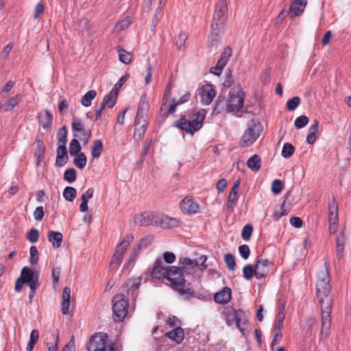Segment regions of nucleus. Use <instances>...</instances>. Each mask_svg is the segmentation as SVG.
Wrapping results in <instances>:
<instances>
[{
  "label": "nucleus",
  "mask_w": 351,
  "mask_h": 351,
  "mask_svg": "<svg viewBox=\"0 0 351 351\" xmlns=\"http://www.w3.org/2000/svg\"><path fill=\"white\" fill-rule=\"evenodd\" d=\"M271 69H266L261 76V81L263 84H267L270 82Z\"/></svg>",
  "instance_id": "nucleus-64"
},
{
  "label": "nucleus",
  "mask_w": 351,
  "mask_h": 351,
  "mask_svg": "<svg viewBox=\"0 0 351 351\" xmlns=\"http://www.w3.org/2000/svg\"><path fill=\"white\" fill-rule=\"evenodd\" d=\"M117 97L118 94L111 90L109 94L104 97L100 104L105 108L107 106L109 108H112L116 104Z\"/></svg>",
  "instance_id": "nucleus-30"
},
{
  "label": "nucleus",
  "mask_w": 351,
  "mask_h": 351,
  "mask_svg": "<svg viewBox=\"0 0 351 351\" xmlns=\"http://www.w3.org/2000/svg\"><path fill=\"white\" fill-rule=\"evenodd\" d=\"M215 95V90L211 85L203 86L200 92L201 102L203 105L210 104Z\"/></svg>",
  "instance_id": "nucleus-16"
},
{
  "label": "nucleus",
  "mask_w": 351,
  "mask_h": 351,
  "mask_svg": "<svg viewBox=\"0 0 351 351\" xmlns=\"http://www.w3.org/2000/svg\"><path fill=\"white\" fill-rule=\"evenodd\" d=\"M252 231H253V227L252 225H250V224L245 225L242 230V232H241L242 238L245 241L249 240L252 235Z\"/></svg>",
  "instance_id": "nucleus-58"
},
{
  "label": "nucleus",
  "mask_w": 351,
  "mask_h": 351,
  "mask_svg": "<svg viewBox=\"0 0 351 351\" xmlns=\"http://www.w3.org/2000/svg\"><path fill=\"white\" fill-rule=\"evenodd\" d=\"M328 222L329 224L336 225L339 221L338 218V204L333 197L328 204Z\"/></svg>",
  "instance_id": "nucleus-19"
},
{
  "label": "nucleus",
  "mask_w": 351,
  "mask_h": 351,
  "mask_svg": "<svg viewBox=\"0 0 351 351\" xmlns=\"http://www.w3.org/2000/svg\"><path fill=\"white\" fill-rule=\"evenodd\" d=\"M70 298H71V289L69 287H65L63 289L62 294V308L61 311L63 315H67L69 313L70 306Z\"/></svg>",
  "instance_id": "nucleus-24"
},
{
  "label": "nucleus",
  "mask_w": 351,
  "mask_h": 351,
  "mask_svg": "<svg viewBox=\"0 0 351 351\" xmlns=\"http://www.w3.org/2000/svg\"><path fill=\"white\" fill-rule=\"evenodd\" d=\"M247 166L254 171H259L261 166V160L260 156L257 154H254L251 156L247 161Z\"/></svg>",
  "instance_id": "nucleus-32"
},
{
  "label": "nucleus",
  "mask_w": 351,
  "mask_h": 351,
  "mask_svg": "<svg viewBox=\"0 0 351 351\" xmlns=\"http://www.w3.org/2000/svg\"><path fill=\"white\" fill-rule=\"evenodd\" d=\"M69 160L67 149L66 147L58 146L57 148V156L56 165L57 167L64 166Z\"/></svg>",
  "instance_id": "nucleus-25"
},
{
  "label": "nucleus",
  "mask_w": 351,
  "mask_h": 351,
  "mask_svg": "<svg viewBox=\"0 0 351 351\" xmlns=\"http://www.w3.org/2000/svg\"><path fill=\"white\" fill-rule=\"evenodd\" d=\"M29 263L32 265L37 264L38 261V252L36 246H31L29 249Z\"/></svg>",
  "instance_id": "nucleus-55"
},
{
  "label": "nucleus",
  "mask_w": 351,
  "mask_h": 351,
  "mask_svg": "<svg viewBox=\"0 0 351 351\" xmlns=\"http://www.w3.org/2000/svg\"><path fill=\"white\" fill-rule=\"evenodd\" d=\"M245 94L243 89L239 86L232 88L228 94L226 103V111L237 115L243 112L244 106Z\"/></svg>",
  "instance_id": "nucleus-6"
},
{
  "label": "nucleus",
  "mask_w": 351,
  "mask_h": 351,
  "mask_svg": "<svg viewBox=\"0 0 351 351\" xmlns=\"http://www.w3.org/2000/svg\"><path fill=\"white\" fill-rule=\"evenodd\" d=\"M215 12L226 16L228 12L227 3L225 0H219L215 6Z\"/></svg>",
  "instance_id": "nucleus-50"
},
{
  "label": "nucleus",
  "mask_w": 351,
  "mask_h": 351,
  "mask_svg": "<svg viewBox=\"0 0 351 351\" xmlns=\"http://www.w3.org/2000/svg\"><path fill=\"white\" fill-rule=\"evenodd\" d=\"M332 306L321 307L322 328L319 333V341L326 340L330 335L331 326Z\"/></svg>",
  "instance_id": "nucleus-10"
},
{
  "label": "nucleus",
  "mask_w": 351,
  "mask_h": 351,
  "mask_svg": "<svg viewBox=\"0 0 351 351\" xmlns=\"http://www.w3.org/2000/svg\"><path fill=\"white\" fill-rule=\"evenodd\" d=\"M256 272L255 266L253 267L252 265H246L243 268V278L247 280H251L254 275L256 276Z\"/></svg>",
  "instance_id": "nucleus-40"
},
{
  "label": "nucleus",
  "mask_w": 351,
  "mask_h": 351,
  "mask_svg": "<svg viewBox=\"0 0 351 351\" xmlns=\"http://www.w3.org/2000/svg\"><path fill=\"white\" fill-rule=\"evenodd\" d=\"M186 38L187 37L185 34H180L178 36L176 40V45L179 49L184 45Z\"/></svg>",
  "instance_id": "nucleus-63"
},
{
  "label": "nucleus",
  "mask_w": 351,
  "mask_h": 351,
  "mask_svg": "<svg viewBox=\"0 0 351 351\" xmlns=\"http://www.w3.org/2000/svg\"><path fill=\"white\" fill-rule=\"evenodd\" d=\"M35 273L33 270L27 267H24L21 273L20 278L25 282H28L36 278Z\"/></svg>",
  "instance_id": "nucleus-36"
},
{
  "label": "nucleus",
  "mask_w": 351,
  "mask_h": 351,
  "mask_svg": "<svg viewBox=\"0 0 351 351\" xmlns=\"http://www.w3.org/2000/svg\"><path fill=\"white\" fill-rule=\"evenodd\" d=\"M39 235H40V233L37 229L32 228L27 233V239L30 243H34L38 241Z\"/></svg>",
  "instance_id": "nucleus-52"
},
{
  "label": "nucleus",
  "mask_w": 351,
  "mask_h": 351,
  "mask_svg": "<svg viewBox=\"0 0 351 351\" xmlns=\"http://www.w3.org/2000/svg\"><path fill=\"white\" fill-rule=\"evenodd\" d=\"M306 0H295L289 8V13L291 18H293L302 14L306 5Z\"/></svg>",
  "instance_id": "nucleus-18"
},
{
  "label": "nucleus",
  "mask_w": 351,
  "mask_h": 351,
  "mask_svg": "<svg viewBox=\"0 0 351 351\" xmlns=\"http://www.w3.org/2000/svg\"><path fill=\"white\" fill-rule=\"evenodd\" d=\"M191 98V93L189 92L186 93L184 95H182L180 99L176 100L175 98L172 99V103L169 107L168 112L169 114H173L176 110V106L178 105H181L189 101Z\"/></svg>",
  "instance_id": "nucleus-27"
},
{
  "label": "nucleus",
  "mask_w": 351,
  "mask_h": 351,
  "mask_svg": "<svg viewBox=\"0 0 351 351\" xmlns=\"http://www.w3.org/2000/svg\"><path fill=\"white\" fill-rule=\"evenodd\" d=\"M36 143V149L34 152V155L39 160L40 158L43 157V156H44L45 147L44 143L41 140L37 139Z\"/></svg>",
  "instance_id": "nucleus-47"
},
{
  "label": "nucleus",
  "mask_w": 351,
  "mask_h": 351,
  "mask_svg": "<svg viewBox=\"0 0 351 351\" xmlns=\"http://www.w3.org/2000/svg\"><path fill=\"white\" fill-rule=\"evenodd\" d=\"M74 138H73L69 144V154L71 156H77L79 154L82 149V147L77 140L79 135L77 134H73Z\"/></svg>",
  "instance_id": "nucleus-31"
},
{
  "label": "nucleus",
  "mask_w": 351,
  "mask_h": 351,
  "mask_svg": "<svg viewBox=\"0 0 351 351\" xmlns=\"http://www.w3.org/2000/svg\"><path fill=\"white\" fill-rule=\"evenodd\" d=\"M309 119L306 115H301L295 119L294 125L297 128L301 129L305 127Z\"/></svg>",
  "instance_id": "nucleus-53"
},
{
  "label": "nucleus",
  "mask_w": 351,
  "mask_h": 351,
  "mask_svg": "<svg viewBox=\"0 0 351 351\" xmlns=\"http://www.w3.org/2000/svg\"><path fill=\"white\" fill-rule=\"evenodd\" d=\"M151 276L156 279L166 278L171 282V287L184 299L189 300L195 295L191 284L186 282L180 269L174 266L164 267L160 258L156 261Z\"/></svg>",
  "instance_id": "nucleus-1"
},
{
  "label": "nucleus",
  "mask_w": 351,
  "mask_h": 351,
  "mask_svg": "<svg viewBox=\"0 0 351 351\" xmlns=\"http://www.w3.org/2000/svg\"><path fill=\"white\" fill-rule=\"evenodd\" d=\"M206 260L207 257L206 255H201L197 257L194 261L195 267H198L201 271L205 270L207 268L206 265Z\"/></svg>",
  "instance_id": "nucleus-44"
},
{
  "label": "nucleus",
  "mask_w": 351,
  "mask_h": 351,
  "mask_svg": "<svg viewBox=\"0 0 351 351\" xmlns=\"http://www.w3.org/2000/svg\"><path fill=\"white\" fill-rule=\"evenodd\" d=\"M273 263L268 259L256 258L255 267L256 269V278L258 280L267 276L270 272V267Z\"/></svg>",
  "instance_id": "nucleus-11"
},
{
  "label": "nucleus",
  "mask_w": 351,
  "mask_h": 351,
  "mask_svg": "<svg viewBox=\"0 0 351 351\" xmlns=\"http://www.w3.org/2000/svg\"><path fill=\"white\" fill-rule=\"evenodd\" d=\"M18 103L19 101L17 96L11 97L5 104V108H4V111L9 112L12 110V109L18 104Z\"/></svg>",
  "instance_id": "nucleus-57"
},
{
  "label": "nucleus",
  "mask_w": 351,
  "mask_h": 351,
  "mask_svg": "<svg viewBox=\"0 0 351 351\" xmlns=\"http://www.w3.org/2000/svg\"><path fill=\"white\" fill-rule=\"evenodd\" d=\"M226 21V16H223L215 11L210 25L211 34L209 36V47H213L219 43L220 35L223 29Z\"/></svg>",
  "instance_id": "nucleus-7"
},
{
  "label": "nucleus",
  "mask_w": 351,
  "mask_h": 351,
  "mask_svg": "<svg viewBox=\"0 0 351 351\" xmlns=\"http://www.w3.org/2000/svg\"><path fill=\"white\" fill-rule=\"evenodd\" d=\"M39 338V332L38 330H33L31 332L29 342L26 347L27 351H32L35 343L38 341Z\"/></svg>",
  "instance_id": "nucleus-39"
},
{
  "label": "nucleus",
  "mask_w": 351,
  "mask_h": 351,
  "mask_svg": "<svg viewBox=\"0 0 351 351\" xmlns=\"http://www.w3.org/2000/svg\"><path fill=\"white\" fill-rule=\"evenodd\" d=\"M97 93L94 90H88L82 96L81 99V104L85 106L88 107L91 105L92 100L96 97Z\"/></svg>",
  "instance_id": "nucleus-37"
},
{
  "label": "nucleus",
  "mask_w": 351,
  "mask_h": 351,
  "mask_svg": "<svg viewBox=\"0 0 351 351\" xmlns=\"http://www.w3.org/2000/svg\"><path fill=\"white\" fill-rule=\"evenodd\" d=\"M77 172L74 168L67 169L64 173V179L68 182H73L76 180Z\"/></svg>",
  "instance_id": "nucleus-49"
},
{
  "label": "nucleus",
  "mask_w": 351,
  "mask_h": 351,
  "mask_svg": "<svg viewBox=\"0 0 351 351\" xmlns=\"http://www.w3.org/2000/svg\"><path fill=\"white\" fill-rule=\"evenodd\" d=\"M73 160V164L79 169H82L86 165L87 158L84 153L81 152Z\"/></svg>",
  "instance_id": "nucleus-38"
},
{
  "label": "nucleus",
  "mask_w": 351,
  "mask_h": 351,
  "mask_svg": "<svg viewBox=\"0 0 351 351\" xmlns=\"http://www.w3.org/2000/svg\"><path fill=\"white\" fill-rule=\"evenodd\" d=\"M233 318L235 321L237 327L239 329V330L244 334L245 328L243 327V326L246 324V322L244 321L243 323H241L242 317L244 315V311L241 310L236 311L234 310L233 311Z\"/></svg>",
  "instance_id": "nucleus-33"
},
{
  "label": "nucleus",
  "mask_w": 351,
  "mask_h": 351,
  "mask_svg": "<svg viewBox=\"0 0 351 351\" xmlns=\"http://www.w3.org/2000/svg\"><path fill=\"white\" fill-rule=\"evenodd\" d=\"M104 149L103 143L101 140L94 141L92 146L91 155L95 158H98Z\"/></svg>",
  "instance_id": "nucleus-35"
},
{
  "label": "nucleus",
  "mask_w": 351,
  "mask_h": 351,
  "mask_svg": "<svg viewBox=\"0 0 351 351\" xmlns=\"http://www.w3.org/2000/svg\"><path fill=\"white\" fill-rule=\"evenodd\" d=\"M119 58L121 62L128 64L131 62L132 55L123 49H120L119 51Z\"/></svg>",
  "instance_id": "nucleus-56"
},
{
  "label": "nucleus",
  "mask_w": 351,
  "mask_h": 351,
  "mask_svg": "<svg viewBox=\"0 0 351 351\" xmlns=\"http://www.w3.org/2000/svg\"><path fill=\"white\" fill-rule=\"evenodd\" d=\"M295 147L292 144L286 143L284 144L281 155L285 158H289L294 153Z\"/></svg>",
  "instance_id": "nucleus-42"
},
{
  "label": "nucleus",
  "mask_w": 351,
  "mask_h": 351,
  "mask_svg": "<svg viewBox=\"0 0 351 351\" xmlns=\"http://www.w3.org/2000/svg\"><path fill=\"white\" fill-rule=\"evenodd\" d=\"M134 222L141 226H160L164 228L176 227L180 221L168 216L152 212H143L134 216Z\"/></svg>",
  "instance_id": "nucleus-4"
},
{
  "label": "nucleus",
  "mask_w": 351,
  "mask_h": 351,
  "mask_svg": "<svg viewBox=\"0 0 351 351\" xmlns=\"http://www.w3.org/2000/svg\"><path fill=\"white\" fill-rule=\"evenodd\" d=\"M180 206L183 213L189 215L196 214L199 212V204L191 196L185 197L181 201Z\"/></svg>",
  "instance_id": "nucleus-14"
},
{
  "label": "nucleus",
  "mask_w": 351,
  "mask_h": 351,
  "mask_svg": "<svg viewBox=\"0 0 351 351\" xmlns=\"http://www.w3.org/2000/svg\"><path fill=\"white\" fill-rule=\"evenodd\" d=\"M53 120V115L48 110H44L38 114V121L40 126L47 132L50 129Z\"/></svg>",
  "instance_id": "nucleus-17"
},
{
  "label": "nucleus",
  "mask_w": 351,
  "mask_h": 351,
  "mask_svg": "<svg viewBox=\"0 0 351 351\" xmlns=\"http://www.w3.org/2000/svg\"><path fill=\"white\" fill-rule=\"evenodd\" d=\"M71 128L73 132H77L82 136V137L79 136V138L86 144L91 136L90 130H86L82 121L77 117L73 118Z\"/></svg>",
  "instance_id": "nucleus-13"
},
{
  "label": "nucleus",
  "mask_w": 351,
  "mask_h": 351,
  "mask_svg": "<svg viewBox=\"0 0 351 351\" xmlns=\"http://www.w3.org/2000/svg\"><path fill=\"white\" fill-rule=\"evenodd\" d=\"M48 239L52 243L54 248H58L61 245L62 234L60 232L51 230L48 232Z\"/></svg>",
  "instance_id": "nucleus-29"
},
{
  "label": "nucleus",
  "mask_w": 351,
  "mask_h": 351,
  "mask_svg": "<svg viewBox=\"0 0 351 351\" xmlns=\"http://www.w3.org/2000/svg\"><path fill=\"white\" fill-rule=\"evenodd\" d=\"M77 195V191L72 186H66L63 191L64 198L69 201L73 202Z\"/></svg>",
  "instance_id": "nucleus-41"
},
{
  "label": "nucleus",
  "mask_w": 351,
  "mask_h": 351,
  "mask_svg": "<svg viewBox=\"0 0 351 351\" xmlns=\"http://www.w3.org/2000/svg\"><path fill=\"white\" fill-rule=\"evenodd\" d=\"M346 239L343 232H341L336 239V258L340 261L344 256Z\"/></svg>",
  "instance_id": "nucleus-20"
},
{
  "label": "nucleus",
  "mask_w": 351,
  "mask_h": 351,
  "mask_svg": "<svg viewBox=\"0 0 351 351\" xmlns=\"http://www.w3.org/2000/svg\"><path fill=\"white\" fill-rule=\"evenodd\" d=\"M166 336L171 340L180 343L184 337V330L181 327H176L166 333Z\"/></svg>",
  "instance_id": "nucleus-26"
},
{
  "label": "nucleus",
  "mask_w": 351,
  "mask_h": 351,
  "mask_svg": "<svg viewBox=\"0 0 351 351\" xmlns=\"http://www.w3.org/2000/svg\"><path fill=\"white\" fill-rule=\"evenodd\" d=\"M181 266L178 267L180 269L182 274H183V269H189L195 268L194 261L190 258L185 257L180 260Z\"/></svg>",
  "instance_id": "nucleus-43"
},
{
  "label": "nucleus",
  "mask_w": 351,
  "mask_h": 351,
  "mask_svg": "<svg viewBox=\"0 0 351 351\" xmlns=\"http://www.w3.org/2000/svg\"><path fill=\"white\" fill-rule=\"evenodd\" d=\"M239 252L244 259H247L250 254V250L247 245L243 244L239 247Z\"/></svg>",
  "instance_id": "nucleus-60"
},
{
  "label": "nucleus",
  "mask_w": 351,
  "mask_h": 351,
  "mask_svg": "<svg viewBox=\"0 0 351 351\" xmlns=\"http://www.w3.org/2000/svg\"><path fill=\"white\" fill-rule=\"evenodd\" d=\"M108 336L104 332H98L92 335L87 343L88 351H114L112 345L108 346Z\"/></svg>",
  "instance_id": "nucleus-8"
},
{
  "label": "nucleus",
  "mask_w": 351,
  "mask_h": 351,
  "mask_svg": "<svg viewBox=\"0 0 351 351\" xmlns=\"http://www.w3.org/2000/svg\"><path fill=\"white\" fill-rule=\"evenodd\" d=\"M77 26L79 34H82V35H83L84 32H86L87 34L89 32V21L87 19L84 18L80 19Z\"/></svg>",
  "instance_id": "nucleus-45"
},
{
  "label": "nucleus",
  "mask_w": 351,
  "mask_h": 351,
  "mask_svg": "<svg viewBox=\"0 0 351 351\" xmlns=\"http://www.w3.org/2000/svg\"><path fill=\"white\" fill-rule=\"evenodd\" d=\"M135 130L133 137L136 141H139L143 138L144 134L147 130L146 120H137L135 119Z\"/></svg>",
  "instance_id": "nucleus-22"
},
{
  "label": "nucleus",
  "mask_w": 351,
  "mask_h": 351,
  "mask_svg": "<svg viewBox=\"0 0 351 351\" xmlns=\"http://www.w3.org/2000/svg\"><path fill=\"white\" fill-rule=\"evenodd\" d=\"M330 276L326 261L317 274L316 296L321 307L332 306L333 298L330 295Z\"/></svg>",
  "instance_id": "nucleus-3"
},
{
  "label": "nucleus",
  "mask_w": 351,
  "mask_h": 351,
  "mask_svg": "<svg viewBox=\"0 0 351 351\" xmlns=\"http://www.w3.org/2000/svg\"><path fill=\"white\" fill-rule=\"evenodd\" d=\"M262 131V125L259 122L251 120L248 124V128L242 136L240 145L247 147L252 145L259 137Z\"/></svg>",
  "instance_id": "nucleus-9"
},
{
  "label": "nucleus",
  "mask_w": 351,
  "mask_h": 351,
  "mask_svg": "<svg viewBox=\"0 0 351 351\" xmlns=\"http://www.w3.org/2000/svg\"><path fill=\"white\" fill-rule=\"evenodd\" d=\"M231 295V289L228 287H224L221 291L214 295V300L218 304H226L230 300Z\"/></svg>",
  "instance_id": "nucleus-21"
},
{
  "label": "nucleus",
  "mask_w": 351,
  "mask_h": 351,
  "mask_svg": "<svg viewBox=\"0 0 351 351\" xmlns=\"http://www.w3.org/2000/svg\"><path fill=\"white\" fill-rule=\"evenodd\" d=\"M224 261L229 270L234 271L236 267L235 258L233 254L228 253L224 256Z\"/></svg>",
  "instance_id": "nucleus-48"
},
{
  "label": "nucleus",
  "mask_w": 351,
  "mask_h": 351,
  "mask_svg": "<svg viewBox=\"0 0 351 351\" xmlns=\"http://www.w3.org/2000/svg\"><path fill=\"white\" fill-rule=\"evenodd\" d=\"M129 75H125L122 76L119 80L115 84L114 88L112 89V91L119 93V90L121 87L125 83V82L128 80Z\"/></svg>",
  "instance_id": "nucleus-61"
},
{
  "label": "nucleus",
  "mask_w": 351,
  "mask_h": 351,
  "mask_svg": "<svg viewBox=\"0 0 351 351\" xmlns=\"http://www.w3.org/2000/svg\"><path fill=\"white\" fill-rule=\"evenodd\" d=\"M226 103L227 99H226L225 95L222 93L219 94L216 101L215 110H218L219 112L223 108H226Z\"/></svg>",
  "instance_id": "nucleus-51"
},
{
  "label": "nucleus",
  "mask_w": 351,
  "mask_h": 351,
  "mask_svg": "<svg viewBox=\"0 0 351 351\" xmlns=\"http://www.w3.org/2000/svg\"><path fill=\"white\" fill-rule=\"evenodd\" d=\"M67 128L65 125H63L60 128L58 132L57 138H58V147L63 146L66 147V144L67 142Z\"/></svg>",
  "instance_id": "nucleus-34"
},
{
  "label": "nucleus",
  "mask_w": 351,
  "mask_h": 351,
  "mask_svg": "<svg viewBox=\"0 0 351 351\" xmlns=\"http://www.w3.org/2000/svg\"><path fill=\"white\" fill-rule=\"evenodd\" d=\"M283 189V185L280 180H274L271 184V191L274 194H279Z\"/></svg>",
  "instance_id": "nucleus-59"
},
{
  "label": "nucleus",
  "mask_w": 351,
  "mask_h": 351,
  "mask_svg": "<svg viewBox=\"0 0 351 351\" xmlns=\"http://www.w3.org/2000/svg\"><path fill=\"white\" fill-rule=\"evenodd\" d=\"M141 278L130 279L124 282L122 287L127 288V294H116L112 300L113 319L115 322H122L127 315L129 295L135 301L138 293Z\"/></svg>",
  "instance_id": "nucleus-2"
},
{
  "label": "nucleus",
  "mask_w": 351,
  "mask_h": 351,
  "mask_svg": "<svg viewBox=\"0 0 351 351\" xmlns=\"http://www.w3.org/2000/svg\"><path fill=\"white\" fill-rule=\"evenodd\" d=\"M300 101V97H293L287 101L286 107L290 111L294 110L299 106Z\"/></svg>",
  "instance_id": "nucleus-54"
},
{
  "label": "nucleus",
  "mask_w": 351,
  "mask_h": 351,
  "mask_svg": "<svg viewBox=\"0 0 351 351\" xmlns=\"http://www.w3.org/2000/svg\"><path fill=\"white\" fill-rule=\"evenodd\" d=\"M232 55V49L226 47L221 53L220 58L218 60L215 66L212 67L210 70L211 73L215 75H219L221 73L223 68L226 66L230 57Z\"/></svg>",
  "instance_id": "nucleus-12"
},
{
  "label": "nucleus",
  "mask_w": 351,
  "mask_h": 351,
  "mask_svg": "<svg viewBox=\"0 0 351 351\" xmlns=\"http://www.w3.org/2000/svg\"><path fill=\"white\" fill-rule=\"evenodd\" d=\"M59 331L56 330V332L52 334L54 342L47 343L48 351H58V345L59 342Z\"/></svg>",
  "instance_id": "nucleus-46"
},
{
  "label": "nucleus",
  "mask_w": 351,
  "mask_h": 351,
  "mask_svg": "<svg viewBox=\"0 0 351 351\" xmlns=\"http://www.w3.org/2000/svg\"><path fill=\"white\" fill-rule=\"evenodd\" d=\"M238 199V195L230 193L228 197L227 207L233 208Z\"/></svg>",
  "instance_id": "nucleus-62"
},
{
  "label": "nucleus",
  "mask_w": 351,
  "mask_h": 351,
  "mask_svg": "<svg viewBox=\"0 0 351 351\" xmlns=\"http://www.w3.org/2000/svg\"><path fill=\"white\" fill-rule=\"evenodd\" d=\"M134 237L132 234H128L125 236L123 240L117 246V250L113 255V258L117 261V263L122 258L123 254L127 250L128 247L130 245L133 241Z\"/></svg>",
  "instance_id": "nucleus-15"
},
{
  "label": "nucleus",
  "mask_w": 351,
  "mask_h": 351,
  "mask_svg": "<svg viewBox=\"0 0 351 351\" xmlns=\"http://www.w3.org/2000/svg\"><path fill=\"white\" fill-rule=\"evenodd\" d=\"M206 115V111L204 109H201L196 113L187 112L181 115L180 118L176 122L175 126L193 135L202 128Z\"/></svg>",
  "instance_id": "nucleus-5"
},
{
  "label": "nucleus",
  "mask_w": 351,
  "mask_h": 351,
  "mask_svg": "<svg viewBox=\"0 0 351 351\" xmlns=\"http://www.w3.org/2000/svg\"><path fill=\"white\" fill-rule=\"evenodd\" d=\"M319 131V122L315 119L313 123L311 125L308 130V134L306 136V142L313 145L316 141V133Z\"/></svg>",
  "instance_id": "nucleus-28"
},
{
  "label": "nucleus",
  "mask_w": 351,
  "mask_h": 351,
  "mask_svg": "<svg viewBox=\"0 0 351 351\" xmlns=\"http://www.w3.org/2000/svg\"><path fill=\"white\" fill-rule=\"evenodd\" d=\"M149 103L145 99L141 98L137 110V113L136 115L135 119L137 120H146V117H147V114L149 112Z\"/></svg>",
  "instance_id": "nucleus-23"
}]
</instances>
